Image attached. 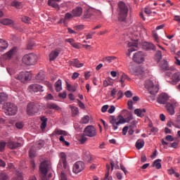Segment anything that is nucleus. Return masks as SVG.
Wrapping results in <instances>:
<instances>
[{"label":"nucleus","mask_w":180,"mask_h":180,"mask_svg":"<svg viewBox=\"0 0 180 180\" xmlns=\"http://www.w3.org/2000/svg\"><path fill=\"white\" fill-rule=\"evenodd\" d=\"M117 13L118 20L120 22H124L126 18H127V15H129V7H127V5L124 2L120 1L118 3Z\"/></svg>","instance_id":"1"},{"label":"nucleus","mask_w":180,"mask_h":180,"mask_svg":"<svg viewBox=\"0 0 180 180\" xmlns=\"http://www.w3.org/2000/svg\"><path fill=\"white\" fill-rule=\"evenodd\" d=\"M22 60L23 64H25V65H34L37 63V60H39V56L34 53H30L25 54Z\"/></svg>","instance_id":"2"},{"label":"nucleus","mask_w":180,"mask_h":180,"mask_svg":"<svg viewBox=\"0 0 180 180\" xmlns=\"http://www.w3.org/2000/svg\"><path fill=\"white\" fill-rule=\"evenodd\" d=\"M144 86L148 91L150 95H155L158 93V91L160 90L158 86L157 85H155L154 82H153L150 79L145 81Z\"/></svg>","instance_id":"3"},{"label":"nucleus","mask_w":180,"mask_h":180,"mask_svg":"<svg viewBox=\"0 0 180 180\" xmlns=\"http://www.w3.org/2000/svg\"><path fill=\"white\" fill-rule=\"evenodd\" d=\"M49 162L48 161H44L41 162L39 165V171L41 172L40 174V178L41 180H48L47 179V173L49 172Z\"/></svg>","instance_id":"4"},{"label":"nucleus","mask_w":180,"mask_h":180,"mask_svg":"<svg viewBox=\"0 0 180 180\" xmlns=\"http://www.w3.org/2000/svg\"><path fill=\"white\" fill-rule=\"evenodd\" d=\"M40 110V105L38 103L30 102L27 105V113L29 116H34L36 113H39Z\"/></svg>","instance_id":"5"},{"label":"nucleus","mask_w":180,"mask_h":180,"mask_svg":"<svg viewBox=\"0 0 180 180\" xmlns=\"http://www.w3.org/2000/svg\"><path fill=\"white\" fill-rule=\"evenodd\" d=\"M119 117L120 120L118 121L113 115H111L109 118L110 123L112 124L113 130H117V126H119V124H124V123H126V119H124L123 116L119 115Z\"/></svg>","instance_id":"6"},{"label":"nucleus","mask_w":180,"mask_h":180,"mask_svg":"<svg viewBox=\"0 0 180 180\" xmlns=\"http://www.w3.org/2000/svg\"><path fill=\"white\" fill-rule=\"evenodd\" d=\"M14 78L25 84L27 81L32 79V75L29 72H21L18 75H16Z\"/></svg>","instance_id":"7"},{"label":"nucleus","mask_w":180,"mask_h":180,"mask_svg":"<svg viewBox=\"0 0 180 180\" xmlns=\"http://www.w3.org/2000/svg\"><path fill=\"white\" fill-rule=\"evenodd\" d=\"M60 160L58 164V169H67L68 168V165L67 163V155L65 153L62 152L60 153Z\"/></svg>","instance_id":"8"},{"label":"nucleus","mask_w":180,"mask_h":180,"mask_svg":"<svg viewBox=\"0 0 180 180\" xmlns=\"http://www.w3.org/2000/svg\"><path fill=\"white\" fill-rule=\"evenodd\" d=\"M6 115L8 116H15L16 113H18V107L12 103H6Z\"/></svg>","instance_id":"9"},{"label":"nucleus","mask_w":180,"mask_h":180,"mask_svg":"<svg viewBox=\"0 0 180 180\" xmlns=\"http://www.w3.org/2000/svg\"><path fill=\"white\" fill-rule=\"evenodd\" d=\"M176 106H178V103L175 101H172L166 103L165 109L169 115L172 116L175 115V108H176Z\"/></svg>","instance_id":"10"},{"label":"nucleus","mask_w":180,"mask_h":180,"mask_svg":"<svg viewBox=\"0 0 180 180\" xmlns=\"http://www.w3.org/2000/svg\"><path fill=\"white\" fill-rule=\"evenodd\" d=\"M85 168V163L82 161L76 162L73 165V172L75 174H79L82 172Z\"/></svg>","instance_id":"11"},{"label":"nucleus","mask_w":180,"mask_h":180,"mask_svg":"<svg viewBox=\"0 0 180 180\" xmlns=\"http://www.w3.org/2000/svg\"><path fill=\"white\" fill-rule=\"evenodd\" d=\"M84 136L88 137H95L96 136V129L94 126H87L84 131Z\"/></svg>","instance_id":"12"},{"label":"nucleus","mask_w":180,"mask_h":180,"mask_svg":"<svg viewBox=\"0 0 180 180\" xmlns=\"http://www.w3.org/2000/svg\"><path fill=\"white\" fill-rule=\"evenodd\" d=\"M133 60L135 63L138 64H141L144 61V55L141 51H138L134 53L133 56Z\"/></svg>","instance_id":"13"},{"label":"nucleus","mask_w":180,"mask_h":180,"mask_svg":"<svg viewBox=\"0 0 180 180\" xmlns=\"http://www.w3.org/2000/svg\"><path fill=\"white\" fill-rule=\"evenodd\" d=\"M169 99V97L168 96V94L162 93L158 96L157 102L160 103V105H165V103L168 102Z\"/></svg>","instance_id":"14"},{"label":"nucleus","mask_w":180,"mask_h":180,"mask_svg":"<svg viewBox=\"0 0 180 180\" xmlns=\"http://www.w3.org/2000/svg\"><path fill=\"white\" fill-rule=\"evenodd\" d=\"M60 51H63L61 48H58L55 51H52L49 54V61H54L57 56L60 55Z\"/></svg>","instance_id":"15"},{"label":"nucleus","mask_w":180,"mask_h":180,"mask_svg":"<svg viewBox=\"0 0 180 180\" xmlns=\"http://www.w3.org/2000/svg\"><path fill=\"white\" fill-rule=\"evenodd\" d=\"M159 66L160 68L164 70L165 71H174V68H169V66H168V61H167V60H162Z\"/></svg>","instance_id":"16"},{"label":"nucleus","mask_w":180,"mask_h":180,"mask_svg":"<svg viewBox=\"0 0 180 180\" xmlns=\"http://www.w3.org/2000/svg\"><path fill=\"white\" fill-rule=\"evenodd\" d=\"M15 53H16V47H13L10 51H8L3 56V58L4 60H11L13 56H15Z\"/></svg>","instance_id":"17"},{"label":"nucleus","mask_w":180,"mask_h":180,"mask_svg":"<svg viewBox=\"0 0 180 180\" xmlns=\"http://www.w3.org/2000/svg\"><path fill=\"white\" fill-rule=\"evenodd\" d=\"M29 88L32 92H43L44 91L43 86L37 84H31Z\"/></svg>","instance_id":"18"},{"label":"nucleus","mask_w":180,"mask_h":180,"mask_svg":"<svg viewBox=\"0 0 180 180\" xmlns=\"http://www.w3.org/2000/svg\"><path fill=\"white\" fill-rule=\"evenodd\" d=\"M7 146L11 150H15V148H19V147L22 146V143L19 142H15L13 141H10L7 143Z\"/></svg>","instance_id":"19"},{"label":"nucleus","mask_w":180,"mask_h":180,"mask_svg":"<svg viewBox=\"0 0 180 180\" xmlns=\"http://www.w3.org/2000/svg\"><path fill=\"white\" fill-rule=\"evenodd\" d=\"M142 48L143 49V50H146L147 51L150 50L155 51V45L150 42H143L142 44Z\"/></svg>","instance_id":"20"},{"label":"nucleus","mask_w":180,"mask_h":180,"mask_svg":"<svg viewBox=\"0 0 180 180\" xmlns=\"http://www.w3.org/2000/svg\"><path fill=\"white\" fill-rule=\"evenodd\" d=\"M129 70L132 75H136V77L141 75V73L139 70H136V66H134V65H130L129 66Z\"/></svg>","instance_id":"21"},{"label":"nucleus","mask_w":180,"mask_h":180,"mask_svg":"<svg viewBox=\"0 0 180 180\" xmlns=\"http://www.w3.org/2000/svg\"><path fill=\"white\" fill-rule=\"evenodd\" d=\"M146 112H147V110H146V108H143V109L136 108L134 110L135 115H136L139 117H143L144 116L143 113H146Z\"/></svg>","instance_id":"22"},{"label":"nucleus","mask_w":180,"mask_h":180,"mask_svg":"<svg viewBox=\"0 0 180 180\" xmlns=\"http://www.w3.org/2000/svg\"><path fill=\"white\" fill-rule=\"evenodd\" d=\"M44 78H46L44 72H39L35 77L37 82H41L42 81H44Z\"/></svg>","instance_id":"23"},{"label":"nucleus","mask_w":180,"mask_h":180,"mask_svg":"<svg viewBox=\"0 0 180 180\" xmlns=\"http://www.w3.org/2000/svg\"><path fill=\"white\" fill-rule=\"evenodd\" d=\"M46 108L47 109H53L54 110H60L61 109L58 105L54 103H48L46 104Z\"/></svg>","instance_id":"24"},{"label":"nucleus","mask_w":180,"mask_h":180,"mask_svg":"<svg viewBox=\"0 0 180 180\" xmlns=\"http://www.w3.org/2000/svg\"><path fill=\"white\" fill-rule=\"evenodd\" d=\"M8 41L0 39V51H4V50H6L8 49Z\"/></svg>","instance_id":"25"},{"label":"nucleus","mask_w":180,"mask_h":180,"mask_svg":"<svg viewBox=\"0 0 180 180\" xmlns=\"http://www.w3.org/2000/svg\"><path fill=\"white\" fill-rule=\"evenodd\" d=\"M161 159L155 160L151 167L156 168V169H161L162 165H161Z\"/></svg>","instance_id":"26"},{"label":"nucleus","mask_w":180,"mask_h":180,"mask_svg":"<svg viewBox=\"0 0 180 180\" xmlns=\"http://www.w3.org/2000/svg\"><path fill=\"white\" fill-rule=\"evenodd\" d=\"M92 15H94V10L88 9L84 11L83 15V19H89V18L92 17Z\"/></svg>","instance_id":"27"},{"label":"nucleus","mask_w":180,"mask_h":180,"mask_svg":"<svg viewBox=\"0 0 180 180\" xmlns=\"http://www.w3.org/2000/svg\"><path fill=\"white\" fill-rule=\"evenodd\" d=\"M72 13L74 16H81L82 15V7H76L72 10Z\"/></svg>","instance_id":"28"},{"label":"nucleus","mask_w":180,"mask_h":180,"mask_svg":"<svg viewBox=\"0 0 180 180\" xmlns=\"http://www.w3.org/2000/svg\"><path fill=\"white\" fill-rule=\"evenodd\" d=\"M70 65H73L77 68H81V67H84V63H79V60L78 59H75L74 61L70 62Z\"/></svg>","instance_id":"29"},{"label":"nucleus","mask_w":180,"mask_h":180,"mask_svg":"<svg viewBox=\"0 0 180 180\" xmlns=\"http://www.w3.org/2000/svg\"><path fill=\"white\" fill-rule=\"evenodd\" d=\"M144 144H146L144 139H139L136 143V148L137 150H141V148L144 147Z\"/></svg>","instance_id":"30"},{"label":"nucleus","mask_w":180,"mask_h":180,"mask_svg":"<svg viewBox=\"0 0 180 180\" xmlns=\"http://www.w3.org/2000/svg\"><path fill=\"white\" fill-rule=\"evenodd\" d=\"M0 23H1V25H13V20H12L11 19H8V18H4L1 20Z\"/></svg>","instance_id":"31"},{"label":"nucleus","mask_w":180,"mask_h":180,"mask_svg":"<svg viewBox=\"0 0 180 180\" xmlns=\"http://www.w3.org/2000/svg\"><path fill=\"white\" fill-rule=\"evenodd\" d=\"M172 79L173 82H179L180 72L174 73L172 77Z\"/></svg>","instance_id":"32"},{"label":"nucleus","mask_w":180,"mask_h":180,"mask_svg":"<svg viewBox=\"0 0 180 180\" xmlns=\"http://www.w3.org/2000/svg\"><path fill=\"white\" fill-rule=\"evenodd\" d=\"M8 101V94L4 92L0 93V103L2 104L3 102H6Z\"/></svg>","instance_id":"33"},{"label":"nucleus","mask_w":180,"mask_h":180,"mask_svg":"<svg viewBox=\"0 0 180 180\" xmlns=\"http://www.w3.org/2000/svg\"><path fill=\"white\" fill-rule=\"evenodd\" d=\"M62 83H61V79H58L56 83H55V88L56 92H60L63 89V87H61Z\"/></svg>","instance_id":"34"},{"label":"nucleus","mask_w":180,"mask_h":180,"mask_svg":"<svg viewBox=\"0 0 180 180\" xmlns=\"http://www.w3.org/2000/svg\"><path fill=\"white\" fill-rule=\"evenodd\" d=\"M41 120L42 122L41 124V130H44V129H46L47 127V118H46V117H42Z\"/></svg>","instance_id":"35"},{"label":"nucleus","mask_w":180,"mask_h":180,"mask_svg":"<svg viewBox=\"0 0 180 180\" xmlns=\"http://www.w3.org/2000/svg\"><path fill=\"white\" fill-rule=\"evenodd\" d=\"M71 108V111H72V115L73 117H75L78 113H79V110L78 109V107H74L72 106Z\"/></svg>","instance_id":"36"},{"label":"nucleus","mask_w":180,"mask_h":180,"mask_svg":"<svg viewBox=\"0 0 180 180\" xmlns=\"http://www.w3.org/2000/svg\"><path fill=\"white\" fill-rule=\"evenodd\" d=\"M35 147L37 150H40V148H43L44 147V142L43 141H38L35 143Z\"/></svg>","instance_id":"37"},{"label":"nucleus","mask_w":180,"mask_h":180,"mask_svg":"<svg viewBox=\"0 0 180 180\" xmlns=\"http://www.w3.org/2000/svg\"><path fill=\"white\" fill-rule=\"evenodd\" d=\"M162 58V52H161V51H158L155 54V60L158 63H160Z\"/></svg>","instance_id":"38"},{"label":"nucleus","mask_w":180,"mask_h":180,"mask_svg":"<svg viewBox=\"0 0 180 180\" xmlns=\"http://www.w3.org/2000/svg\"><path fill=\"white\" fill-rule=\"evenodd\" d=\"M67 89L70 92H75L77 91V86H72L67 82Z\"/></svg>","instance_id":"39"},{"label":"nucleus","mask_w":180,"mask_h":180,"mask_svg":"<svg viewBox=\"0 0 180 180\" xmlns=\"http://www.w3.org/2000/svg\"><path fill=\"white\" fill-rule=\"evenodd\" d=\"M29 156L30 158H34L36 157V150H34V148L32 147L29 150Z\"/></svg>","instance_id":"40"},{"label":"nucleus","mask_w":180,"mask_h":180,"mask_svg":"<svg viewBox=\"0 0 180 180\" xmlns=\"http://www.w3.org/2000/svg\"><path fill=\"white\" fill-rule=\"evenodd\" d=\"M48 4L49 6H52V8H55L56 9H57V8H59L57 2L53 1V0H49Z\"/></svg>","instance_id":"41"},{"label":"nucleus","mask_w":180,"mask_h":180,"mask_svg":"<svg viewBox=\"0 0 180 180\" xmlns=\"http://www.w3.org/2000/svg\"><path fill=\"white\" fill-rule=\"evenodd\" d=\"M126 79H127V81L131 80L130 77H129V76L123 73L121 76V79L120 80V82H124V81H126Z\"/></svg>","instance_id":"42"},{"label":"nucleus","mask_w":180,"mask_h":180,"mask_svg":"<svg viewBox=\"0 0 180 180\" xmlns=\"http://www.w3.org/2000/svg\"><path fill=\"white\" fill-rule=\"evenodd\" d=\"M114 60H116V56H107L103 58V61H108V63H112Z\"/></svg>","instance_id":"43"},{"label":"nucleus","mask_w":180,"mask_h":180,"mask_svg":"<svg viewBox=\"0 0 180 180\" xmlns=\"http://www.w3.org/2000/svg\"><path fill=\"white\" fill-rule=\"evenodd\" d=\"M81 123L84 124H86L89 123V117L88 115H85L82 118Z\"/></svg>","instance_id":"44"},{"label":"nucleus","mask_w":180,"mask_h":180,"mask_svg":"<svg viewBox=\"0 0 180 180\" xmlns=\"http://www.w3.org/2000/svg\"><path fill=\"white\" fill-rule=\"evenodd\" d=\"M14 180H23V176L22 173H19L18 172L15 174L14 177Z\"/></svg>","instance_id":"45"},{"label":"nucleus","mask_w":180,"mask_h":180,"mask_svg":"<svg viewBox=\"0 0 180 180\" xmlns=\"http://www.w3.org/2000/svg\"><path fill=\"white\" fill-rule=\"evenodd\" d=\"M33 47H34V42L29 41L28 44H27V50H32Z\"/></svg>","instance_id":"46"},{"label":"nucleus","mask_w":180,"mask_h":180,"mask_svg":"<svg viewBox=\"0 0 180 180\" xmlns=\"http://www.w3.org/2000/svg\"><path fill=\"white\" fill-rule=\"evenodd\" d=\"M9 179V176H8V174H6V173H1L0 174V180H8Z\"/></svg>","instance_id":"47"},{"label":"nucleus","mask_w":180,"mask_h":180,"mask_svg":"<svg viewBox=\"0 0 180 180\" xmlns=\"http://www.w3.org/2000/svg\"><path fill=\"white\" fill-rule=\"evenodd\" d=\"M128 46L129 47H138L139 46V43L137 41H131L128 43Z\"/></svg>","instance_id":"48"},{"label":"nucleus","mask_w":180,"mask_h":180,"mask_svg":"<svg viewBox=\"0 0 180 180\" xmlns=\"http://www.w3.org/2000/svg\"><path fill=\"white\" fill-rule=\"evenodd\" d=\"M15 126L17 129H23L25 124H23L22 122H18L15 123Z\"/></svg>","instance_id":"49"},{"label":"nucleus","mask_w":180,"mask_h":180,"mask_svg":"<svg viewBox=\"0 0 180 180\" xmlns=\"http://www.w3.org/2000/svg\"><path fill=\"white\" fill-rule=\"evenodd\" d=\"M6 147V142L5 141H0V151H4L5 148Z\"/></svg>","instance_id":"50"},{"label":"nucleus","mask_w":180,"mask_h":180,"mask_svg":"<svg viewBox=\"0 0 180 180\" xmlns=\"http://www.w3.org/2000/svg\"><path fill=\"white\" fill-rule=\"evenodd\" d=\"M106 169H107V172L105 173L104 180L108 179V177L109 176V171H110V165H106Z\"/></svg>","instance_id":"51"},{"label":"nucleus","mask_w":180,"mask_h":180,"mask_svg":"<svg viewBox=\"0 0 180 180\" xmlns=\"http://www.w3.org/2000/svg\"><path fill=\"white\" fill-rule=\"evenodd\" d=\"M86 140H88V138H86L85 136H82L79 140V141L80 144H85V143L86 142Z\"/></svg>","instance_id":"52"},{"label":"nucleus","mask_w":180,"mask_h":180,"mask_svg":"<svg viewBox=\"0 0 180 180\" xmlns=\"http://www.w3.org/2000/svg\"><path fill=\"white\" fill-rule=\"evenodd\" d=\"M60 180H68L67 178V174L64 173V171L60 172Z\"/></svg>","instance_id":"53"},{"label":"nucleus","mask_w":180,"mask_h":180,"mask_svg":"<svg viewBox=\"0 0 180 180\" xmlns=\"http://www.w3.org/2000/svg\"><path fill=\"white\" fill-rule=\"evenodd\" d=\"M77 103L79 107H80L81 109H85V104H84V103H82V101H81L79 99H77Z\"/></svg>","instance_id":"54"},{"label":"nucleus","mask_w":180,"mask_h":180,"mask_svg":"<svg viewBox=\"0 0 180 180\" xmlns=\"http://www.w3.org/2000/svg\"><path fill=\"white\" fill-rule=\"evenodd\" d=\"M11 6H14L15 8H19V6H20V3L17 1H14L11 3Z\"/></svg>","instance_id":"55"},{"label":"nucleus","mask_w":180,"mask_h":180,"mask_svg":"<svg viewBox=\"0 0 180 180\" xmlns=\"http://www.w3.org/2000/svg\"><path fill=\"white\" fill-rule=\"evenodd\" d=\"M127 105H128L129 110H133V101L129 100L127 102Z\"/></svg>","instance_id":"56"},{"label":"nucleus","mask_w":180,"mask_h":180,"mask_svg":"<svg viewBox=\"0 0 180 180\" xmlns=\"http://www.w3.org/2000/svg\"><path fill=\"white\" fill-rule=\"evenodd\" d=\"M22 22H24V23H29V22H30L31 19L30 18L27 17V16H25L22 18Z\"/></svg>","instance_id":"57"},{"label":"nucleus","mask_w":180,"mask_h":180,"mask_svg":"<svg viewBox=\"0 0 180 180\" xmlns=\"http://www.w3.org/2000/svg\"><path fill=\"white\" fill-rule=\"evenodd\" d=\"M58 96H59V98H62L63 99H65V98H67V92L64 91L63 93H59Z\"/></svg>","instance_id":"58"},{"label":"nucleus","mask_w":180,"mask_h":180,"mask_svg":"<svg viewBox=\"0 0 180 180\" xmlns=\"http://www.w3.org/2000/svg\"><path fill=\"white\" fill-rule=\"evenodd\" d=\"M124 95L127 98H131L133 96V93L131 91L128 90L124 93Z\"/></svg>","instance_id":"59"},{"label":"nucleus","mask_w":180,"mask_h":180,"mask_svg":"<svg viewBox=\"0 0 180 180\" xmlns=\"http://www.w3.org/2000/svg\"><path fill=\"white\" fill-rule=\"evenodd\" d=\"M165 140H167V141H174V139L172 135H167L165 137Z\"/></svg>","instance_id":"60"},{"label":"nucleus","mask_w":180,"mask_h":180,"mask_svg":"<svg viewBox=\"0 0 180 180\" xmlns=\"http://www.w3.org/2000/svg\"><path fill=\"white\" fill-rule=\"evenodd\" d=\"M68 19H72V14L70 13H67L65 15V20H67Z\"/></svg>","instance_id":"61"},{"label":"nucleus","mask_w":180,"mask_h":180,"mask_svg":"<svg viewBox=\"0 0 180 180\" xmlns=\"http://www.w3.org/2000/svg\"><path fill=\"white\" fill-rule=\"evenodd\" d=\"M115 110H116V107H115V105H111L109 108V110H108V113H113V112H115Z\"/></svg>","instance_id":"62"},{"label":"nucleus","mask_w":180,"mask_h":180,"mask_svg":"<svg viewBox=\"0 0 180 180\" xmlns=\"http://www.w3.org/2000/svg\"><path fill=\"white\" fill-rule=\"evenodd\" d=\"M84 25H80L76 26L75 29L76 30H77V32H79L81 30H84Z\"/></svg>","instance_id":"63"},{"label":"nucleus","mask_w":180,"mask_h":180,"mask_svg":"<svg viewBox=\"0 0 180 180\" xmlns=\"http://www.w3.org/2000/svg\"><path fill=\"white\" fill-rule=\"evenodd\" d=\"M127 130H129V127H127V126H125L122 129V134H123V136H126V134H127Z\"/></svg>","instance_id":"64"}]
</instances>
